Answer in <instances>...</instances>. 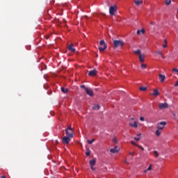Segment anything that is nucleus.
Instances as JSON below:
<instances>
[{"instance_id": "nucleus-1", "label": "nucleus", "mask_w": 178, "mask_h": 178, "mask_svg": "<svg viewBox=\"0 0 178 178\" xmlns=\"http://www.w3.org/2000/svg\"><path fill=\"white\" fill-rule=\"evenodd\" d=\"M134 53L136 54V55L139 56V60L141 63H144L145 61V60L144 59L145 58V54H141V50L138 49V50H135Z\"/></svg>"}, {"instance_id": "nucleus-2", "label": "nucleus", "mask_w": 178, "mask_h": 178, "mask_svg": "<svg viewBox=\"0 0 178 178\" xmlns=\"http://www.w3.org/2000/svg\"><path fill=\"white\" fill-rule=\"evenodd\" d=\"M65 133H66L67 137L73 138V136L74 134L73 132V129H72V127L69 126L67 129H65Z\"/></svg>"}, {"instance_id": "nucleus-3", "label": "nucleus", "mask_w": 178, "mask_h": 178, "mask_svg": "<svg viewBox=\"0 0 178 178\" xmlns=\"http://www.w3.org/2000/svg\"><path fill=\"white\" fill-rule=\"evenodd\" d=\"M113 44H114L115 48H119L124 45V42L122 40H113Z\"/></svg>"}, {"instance_id": "nucleus-4", "label": "nucleus", "mask_w": 178, "mask_h": 178, "mask_svg": "<svg viewBox=\"0 0 178 178\" xmlns=\"http://www.w3.org/2000/svg\"><path fill=\"white\" fill-rule=\"evenodd\" d=\"M165 126H166V122H160L156 125V129L163 130V129H165Z\"/></svg>"}, {"instance_id": "nucleus-5", "label": "nucleus", "mask_w": 178, "mask_h": 178, "mask_svg": "<svg viewBox=\"0 0 178 178\" xmlns=\"http://www.w3.org/2000/svg\"><path fill=\"white\" fill-rule=\"evenodd\" d=\"M159 108V109H168V108H169V105L168 103H160Z\"/></svg>"}, {"instance_id": "nucleus-6", "label": "nucleus", "mask_w": 178, "mask_h": 178, "mask_svg": "<svg viewBox=\"0 0 178 178\" xmlns=\"http://www.w3.org/2000/svg\"><path fill=\"white\" fill-rule=\"evenodd\" d=\"M118 13V6L114 4L112 6V16H116V13Z\"/></svg>"}, {"instance_id": "nucleus-7", "label": "nucleus", "mask_w": 178, "mask_h": 178, "mask_svg": "<svg viewBox=\"0 0 178 178\" xmlns=\"http://www.w3.org/2000/svg\"><path fill=\"white\" fill-rule=\"evenodd\" d=\"M97 74L98 71H97V70H92L89 72L88 76H90V77H94V76H97Z\"/></svg>"}, {"instance_id": "nucleus-8", "label": "nucleus", "mask_w": 178, "mask_h": 178, "mask_svg": "<svg viewBox=\"0 0 178 178\" xmlns=\"http://www.w3.org/2000/svg\"><path fill=\"white\" fill-rule=\"evenodd\" d=\"M70 138H70L69 136H64L63 138V144H69V143H70Z\"/></svg>"}, {"instance_id": "nucleus-9", "label": "nucleus", "mask_w": 178, "mask_h": 178, "mask_svg": "<svg viewBox=\"0 0 178 178\" xmlns=\"http://www.w3.org/2000/svg\"><path fill=\"white\" fill-rule=\"evenodd\" d=\"M120 151V147L119 146L115 145L114 148L112 149V154H119V152Z\"/></svg>"}, {"instance_id": "nucleus-10", "label": "nucleus", "mask_w": 178, "mask_h": 178, "mask_svg": "<svg viewBox=\"0 0 178 178\" xmlns=\"http://www.w3.org/2000/svg\"><path fill=\"white\" fill-rule=\"evenodd\" d=\"M129 126L131 127H134V129H137V127H138V122H137V121H134V124L133 122H129Z\"/></svg>"}, {"instance_id": "nucleus-11", "label": "nucleus", "mask_w": 178, "mask_h": 178, "mask_svg": "<svg viewBox=\"0 0 178 178\" xmlns=\"http://www.w3.org/2000/svg\"><path fill=\"white\" fill-rule=\"evenodd\" d=\"M159 77L161 83H163V81H165V79H166V76L162 74H159Z\"/></svg>"}, {"instance_id": "nucleus-12", "label": "nucleus", "mask_w": 178, "mask_h": 178, "mask_svg": "<svg viewBox=\"0 0 178 178\" xmlns=\"http://www.w3.org/2000/svg\"><path fill=\"white\" fill-rule=\"evenodd\" d=\"M86 94L89 95L90 97H93L94 96V92L92 90H90L88 88H86Z\"/></svg>"}, {"instance_id": "nucleus-13", "label": "nucleus", "mask_w": 178, "mask_h": 178, "mask_svg": "<svg viewBox=\"0 0 178 178\" xmlns=\"http://www.w3.org/2000/svg\"><path fill=\"white\" fill-rule=\"evenodd\" d=\"M74 45L73 44H70L67 48L68 50L70 51L71 52H76V49L73 47Z\"/></svg>"}, {"instance_id": "nucleus-14", "label": "nucleus", "mask_w": 178, "mask_h": 178, "mask_svg": "<svg viewBox=\"0 0 178 178\" xmlns=\"http://www.w3.org/2000/svg\"><path fill=\"white\" fill-rule=\"evenodd\" d=\"M143 0H135L134 3L136 5V6H140V5H143Z\"/></svg>"}, {"instance_id": "nucleus-15", "label": "nucleus", "mask_w": 178, "mask_h": 178, "mask_svg": "<svg viewBox=\"0 0 178 178\" xmlns=\"http://www.w3.org/2000/svg\"><path fill=\"white\" fill-rule=\"evenodd\" d=\"M159 94L160 93H159V91L158 90V89H154L152 95H154V97H158V95H159Z\"/></svg>"}, {"instance_id": "nucleus-16", "label": "nucleus", "mask_w": 178, "mask_h": 178, "mask_svg": "<svg viewBox=\"0 0 178 178\" xmlns=\"http://www.w3.org/2000/svg\"><path fill=\"white\" fill-rule=\"evenodd\" d=\"M105 49H106V44H104V46L99 47V51L100 52H104V51H105Z\"/></svg>"}, {"instance_id": "nucleus-17", "label": "nucleus", "mask_w": 178, "mask_h": 178, "mask_svg": "<svg viewBox=\"0 0 178 178\" xmlns=\"http://www.w3.org/2000/svg\"><path fill=\"white\" fill-rule=\"evenodd\" d=\"M95 162H97L95 159H92V160H90L89 161L90 166H95Z\"/></svg>"}, {"instance_id": "nucleus-18", "label": "nucleus", "mask_w": 178, "mask_h": 178, "mask_svg": "<svg viewBox=\"0 0 178 178\" xmlns=\"http://www.w3.org/2000/svg\"><path fill=\"white\" fill-rule=\"evenodd\" d=\"M61 91L62 92H63V94H67V92H69V89L62 87Z\"/></svg>"}, {"instance_id": "nucleus-19", "label": "nucleus", "mask_w": 178, "mask_h": 178, "mask_svg": "<svg viewBox=\"0 0 178 178\" xmlns=\"http://www.w3.org/2000/svg\"><path fill=\"white\" fill-rule=\"evenodd\" d=\"M156 54H157V55H161V58H163V59H165V56H163V54H162V51H156Z\"/></svg>"}, {"instance_id": "nucleus-20", "label": "nucleus", "mask_w": 178, "mask_h": 178, "mask_svg": "<svg viewBox=\"0 0 178 178\" xmlns=\"http://www.w3.org/2000/svg\"><path fill=\"white\" fill-rule=\"evenodd\" d=\"M99 45H100V47H105V45H106L105 44V40H101L99 42Z\"/></svg>"}, {"instance_id": "nucleus-21", "label": "nucleus", "mask_w": 178, "mask_h": 178, "mask_svg": "<svg viewBox=\"0 0 178 178\" xmlns=\"http://www.w3.org/2000/svg\"><path fill=\"white\" fill-rule=\"evenodd\" d=\"M140 136H141V134H137V137H135L134 138V140H136V141H140Z\"/></svg>"}, {"instance_id": "nucleus-22", "label": "nucleus", "mask_w": 178, "mask_h": 178, "mask_svg": "<svg viewBox=\"0 0 178 178\" xmlns=\"http://www.w3.org/2000/svg\"><path fill=\"white\" fill-rule=\"evenodd\" d=\"M165 5L169 6L172 3V0H165Z\"/></svg>"}, {"instance_id": "nucleus-23", "label": "nucleus", "mask_w": 178, "mask_h": 178, "mask_svg": "<svg viewBox=\"0 0 178 178\" xmlns=\"http://www.w3.org/2000/svg\"><path fill=\"white\" fill-rule=\"evenodd\" d=\"M139 90H140V91H147V87L140 86V87L139 88Z\"/></svg>"}, {"instance_id": "nucleus-24", "label": "nucleus", "mask_w": 178, "mask_h": 178, "mask_svg": "<svg viewBox=\"0 0 178 178\" xmlns=\"http://www.w3.org/2000/svg\"><path fill=\"white\" fill-rule=\"evenodd\" d=\"M112 143L114 144H118V139H116V137L113 138Z\"/></svg>"}, {"instance_id": "nucleus-25", "label": "nucleus", "mask_w": 178, "mask_h": 178, "mask_svg": "<svg viewBox=\"0 0 178 178\" xmlns=\"http://www.w3.org/2000/svg\"><path fill=\"white\" fill-rule=\"evenodd\" d=\"M154 156H156V158H158L159 156V153H158V151L154 150Z\"/></svg>"}, {"instance_id": "nucleus-26", "label": "nucleus", "mask_w": 178, "mask_h": 178, "mask_svg": "<svg viewBox=\"0 0 178 178\" xmlns=\"http://www.w3.org/2000/svg\"><path fill=\"white\" fill-rule=\"evenodd\" d=\"M159 130L160 129H157L156 131V136H157L158 137H159V136H161V134L162 133V132L159 131Z\"/></svg>"}, {"instance_id": "nucleus-27", "label": "nucleus", "mask_w": 178, "mask_h": 178, "mask_svg": "<svg viewBox=\"0 0 178 178\" xmlns=\"http://www.w3.org/2000/svg\"><path fill=\"white\" fill-rule=\"evenodd\" d=\"M92 109H97L98 111V109H99V105L97 104V105H95L93 107H92Z\"/></svg>"}, {"instance_id": "nucleus-28", "label": "nucleus", "mask_w": 178, "mask_h": 178, "mask_svg": "<svg viewBox=\"0 0 178 178\" xmlns=\"http://www.w3.org/2000/svg\"><path fill=\"white\" fill-rule=\"evenodd\" d=\"M87 141H88V144H92V143H94V141H95V138H92L91 140H88Z\"/></svg>"}, {"instance_id": "nucleus-29", "label": "nucleus", "mask_w": 178, "mask_h": 178, "mask_svg": "<svg viewBox=\"0 0 178 178\" xmlns=\"http://www.w3.org/2000/svg\"><path fill=\"white\" fill-rule=\"evenodd\" d=\"M86 155L87 156H90V155H91V151H90V149H88L86 152Z\"/></svg>"}, {"instance_id": "nucleus-30", "label": "nucleus", "mask_w": 178, "mask_h": 178, "mask_svg": "<svg viewBox=\"0 0 178 178\" xmlns=\"http://www.w3.org/2000/svg\"><path fill=\"white\" fill-rule=\"evenodd\" d=\"M164 42H165V44H163V48H167L168 47V42L166 41V40H164Z\"/></svg>"}, {"instance_id": "nucleus-31", "label": "nucleus", "mask_w": 178, "mask_h": 178, "mask_svg": "<svg viewBox=\"0 0 178 178\" xmlns=\"http://www.w3.org/2000/svg\"><path fill=\"white\" fill-rule=\"evenodd\" d=\"M140 67H141V69H146L147 68V65L146 64H141Z\"/></svg>"}, {"instance_id": "nucleus-32", "label": "nucleus", "mask_w": 178, "mask_h": 178, "mask_svg": "<svg viewBox=\"0 0 178 178\" xmlns=\"http://www.w3.org/2000/svg\"><path fill=\"white\" fill-rule=\"evenodd\" d=\"M172 72H175L177 74V76H178V69L177 68H173Z\"/></svg>"}, {"instance_id": "nucleus-33", "label": "nucleus", "mask_w": 178, "mask_h": 178, "mask_svg": "<svg viewBox=\"0 0 178 178\" xmlns=\"http://www.w3.org/2000/svg\"><path fill=\"white\" fill-rule=\"evenodd\" d=\"M140 33H142V34H145V29H142L140 30Z\"/></svg>"}, {"instance_id": "nucleus-34", "label": "nucleus", "mask_w": 178, "mask_h": 178, "mask_svg": "<svg viewBox=\"0 0 178 178\" xmlns=\"http://www.w3.org/2000/svg\"><path fill=\"white\" fill-rule=\"evenodd\" d=\"M109 13L110 15H112V6H111L109 8Z\"/></svg>"}, {"instance_id": "nucleus-35", "label": "nucleus", "mask_w": 178, "mask_h": 178, "mask_svg": "<svg viewBox=\"0 0 178 178\" xmlns=\"http://www.w3.org/2000/svg\"><path fill=\"white\" fill-rule=\"evenodd\" d=\"M131 143L132 144V145H136V147H137V145H137V143H136V142H134V141H131Z\"/></svg>"}, {"instance_id": "nucleus-36", "label": "nucleus", "mask_w": 178, "mask_h": 178, "mask_svg": "<svg viewBox=\"0 0 178 178\" xmlns=\"http://www.w3.org/2000/svg\"><path fill=\"white\" fill-rule=\"evenodd\" d=\"M138 148H140L142 151H144V147L140 146V145H137Z\"/></svg>"}, {"instance_id": "nucleus-37", "label": "nucleus", "mask_w": 178, "mask_h": 178, "mask_svg": "<svg viewBox=\"0 0 178 178\" xmlns=\"http://www.w3.org/2000/svg\"><path fill=\"white\" fill-rule=\"evenodd\" d=\"M136 33H137L138 35H140V34H141V31L138 30Z\"/></svg>"}, {"instance_id": "nucleus-38", "label": "nucleus", "mask_w": 178, "mask_h": 178, "mask_svg": "<svg viewBox=\"0 0 178 178\" xmlns=\"http://www.w3.org/2000/svg\"><path fill=\"white\" fill-rule=\"evenodd\" d=\"M172 115H173V116H174V119H177V116H176V113H172Z\"/></svg>"}, {"instance_id": "nucleus-39", "label": "nucleus", "mask_w": 178, "mask_h": 178, "mask_svg": "<svg viewBox=\"0 0 178 178\" xmlns=\"http://www.w3.org/2000/svg\"><path fill=\"white\" fill-rule=\"evenodd\" d=\"M140 122H144V120H145L144 117H140Z\"/></svg>"}, {"instance_id": "nucleus-40", "label": "nucleus", "mask_w": 178, "mask_h": 178, "mask_svg": "<svg viewBox=\"0 0 178 178\" xmlns=\"http://www.w3.org/2000/svg\"><path fill=\"white\" fill-rule=\"evenodd\" d=\"M81 88H84L86 90V88H88L86 87V86L84 85H81Z\"/></svg>"}, {"instance_id": "nucleus-41", "label": "nucleus", "mask_w": 178, "mask_h": 178, "mask_svg": "<svg viewBox=\"0 0 178 178\" xmlns=\"http://www.w3.org/2000/svg\"><path fill=\"white\" fill-rule=\"evenodd\" d=\"M90 169L92 170H95V168H94V165H90Z\"/></svg>"}, {"instance_id": "nucleus-42", "label": "nucleus", "mask_w": 178, "mask_h": 178, "mask_svg": "<svg viewBox=\"0 0 178 178\" xmlns=\"http://www.w3.org/2000/svg\"><path fill=\"white\" fill-rule=\"evenodd\" d=\"M175 87H178V81H176L175 83Z\"/></svg>"}, {"instance_id": "nucleus-43", "label": "nucleus", "mask_w": 178, "mask_h": 178, "mask_svg": "<svg viewBox=\"0 0 178 178\" xmlns=\"http://www.w3.org/2000/svg\"><path fill=\"white\" fill-rule=\"evenodd\" d=\"M151 169H152V167H151V165H149V166L148 167V168L147 169V170H151Z\"/></svg>"}, {"instance_id": "nucleus-44", "label": "nucleus", "mask_w": 178, "mask_h": 178, "mask_svg": "<svg viewBox=\"0 0 178 178\" xmlns=\"http://www.w3.org/2000/svg\"><path fill=\"white\" fill-rule=\"evenodd\" d=\"M129 155H134V152H130Z\"/></svg>"}, {"instance_id": "nucleus-45", "label": "nucleus", "mask_w": 178, "mask_h": 178, "mask_svg": "<svg viewBox=\"0 0 178 178\" xmlns=\"http://www.w3.org/2000/svg\"><path fill=\"white\" fill-rule=\"evenodd\" d=\"M149 23H150V24H151L152 26H153L154 22H150Z\"/></svg>"}, {"instance_id": "nucleus-46", "label": "nucleus", "mask_w": 178, "mask_h": 178, "mask_svg": "<svg viewBox=\"0 0 178 178\" xmlns=\"http://www.w3.org/2000/svg\"><path fill=\"white\" fill-rule=\"evenodd\" d=\"M130 120L131 121V120H134V118H131V119H130Z\"/></svg>"}, {"instance_id": "nucleus-47", "label": "nucleus", "mask_w": 178, "mask_h": 178, "mask_svg": "<svg viewBox=\"0 0 178 178\" xmlns=\"http://www.w3.org/2000/svg\"><path fill=\"white\" fill-rule=\"evenodd\" d=\"M125 163H127V165H129V162H128V161H125Z\"/></svg>"}, {"instance_id": "nucleus-48", "label": "nucleus", "mask_w": 178, "mask_h": 178, "mask_svg": "<svg viewBox=\"0 0 178 178\" xmlns=\"http://www.w3.org/2000/svg\"><path fill=\"white\" fill-rule=\"evenodd\" d=\"M110 152H112V149H110Z\"/></svg>"}, {"instance_id": "nucleus-49", "label": "nucleus", "mask_w": 178, "mask_h": 178, "mask_svg": "<svg viewBox=\"0 0 178 178\" xmlns=\"http://www.w3.org/2000/svg\"><path fill=\"white\" fill-rule=\"evenodd\" d=\"M103 16H105V14H104Z\"/></svg>"}, {"instance_id": "nucleus-50", "label": "nucleus", "mask_w": 178, "mask_h": 178, "mask_svg": "<svg viewBox=\"0 0 178 178\" xmlns=\"http://www.w3.org/2000/svg\"><path fill=\"white\" fill-rule=\"evenodd\" d=\"M147 172V170H145V172Z\"/></svg>"}]
</instances>
